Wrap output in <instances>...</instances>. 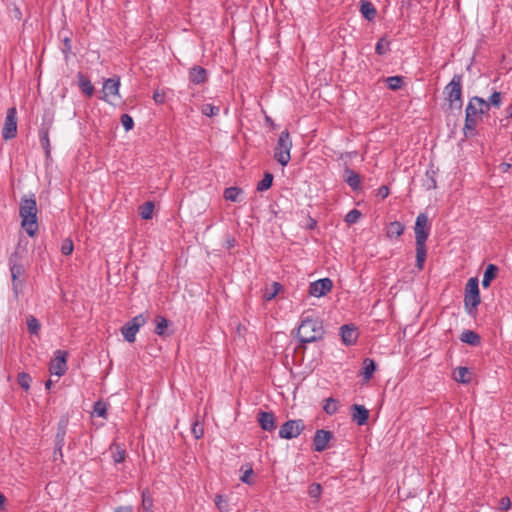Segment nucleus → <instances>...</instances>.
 Masks as SVG:
<instances>
[{"instance_id": "1", "label": "nucleus", "mask_w": 512, "mask_h": 512, "mask_svg": "<svg viewBox=\"0 0 512 512\" xmlns=\"http://www.w3.org/2000/svg\"><path fill=\"white\" fill-rule=\"evenodd\" d=\"M297 336L303 344L316 342L323 338L324 328L322 321L314 317L312 310H306L301 314Z\"/></svg>"}, {"instance_id": "2", "label": "nucleus", "mask_w": 512, "mask_h": 512, "mask_svg": "<svg viewBox=\"0 0 512 512\" xmlns=\"http://www.w3.org/2000/svg\"><path fill=\"white\" fill-rule=\"evenodd\" d=\"M489 111V103L478 96L472 97L466 106L463 132L466 137L476 134V126L482 114Z\"/></svg>"}, {"instance_id": "3", "label": "nucleus", "mask_w": 512, "mask_h": 512, "mask_svg": "<svg viewBox=\"0 0 512 512\" xmlns=\"http://www.w3.org/2000/svg\"><path fill=\"white\" fill-rule=\"evenodd\" d=\"M19 215L21 217V227L26 233L33 237L38 231L37 223V203L34 194L23 196L19 205Z\"/></svg>"}, {"instance_id": "4", "label": "nucleus", "mask_w": 512, "mask_h": 512, "mask_svg": "<svg viewBox=\"0 0 512 512\" xmlns=\"http://www.w3.org/2000/svg\"><path fill=\"white\" fill-rule=\"evenodd\" d=\"M446 100L451 108L461 109L462 101V75L455 74L444 88Z\"/></svg>"}, {"instance_id": "5", "label": "nucleus", "mask_w": 512, "mask_h": 512, "mask_svg": "<svg viewBox=\"0 0 512 512\" xmlns=\"http://www.w3.org/2000/svg\"><path fill=\"white\" fill-rule=\"evenodd\" d=\"M481 302L479 292V282L476 277L470 278L465 287L464 306L469 315L476 312L477 306Z\"/></svg>"}, {"instance_id": "6", "label": "nucleus", "mask_w": 512, "mask_h": 512, "mask_svg": "<svg viewBox=\"0 0 512 512\" xmlns=\"http://www.w3.org/2000/svg\"><path fill=\"white\" fill-rule=\"evenodd\" d=\"M292 148V141L288 130H283L278 138L277 145L274 150V158L282 165L286 166L290 159V151Z\"/></svg>"}, {"instance_id": "7", "label": "nucleus", "mask_w": 512, "mask_h": 512, "mask_svg": "<svg viewBox=\"0 0 512 512\" xmlns=\"http://www.w3.org/2000/svg\"><path fill=\"white\" fill-rule=\"evenodd\" d=\"M146 322L147 317L144 314H139L125 323L121 328V334L124 339L129 343H133L136 339L137 332L146 324Z\"/></svg>"}, {"instance_id": "8", "label": "nucleus", "mask_w": 512, "mask_h": 512, "mask_svg": "<svg viewBox=\"0 0 512 512\" xmlns=\"http://www.w3.org/2000/svg\"><path fill=\"white\" fill-rule=\"evenodd\" d=\"M304 429L305 425L303 420H288L281 425L279 429V437L282 439H293L298 437Z\"/></svg>"}, {"instance_id": "9", "label": "nucleus", "mask_w": 512, "mask_h": 512, "mask_svg": "<svg viewBox=\"0 0 512 512\" xmlns=\"http://www.w3.org/2000/svg\"><path fill=\"white\" fill-rule=\"evenodd\" d=\"M17 134V111L15 107L7 110L2 137L5 140L13 139Z\"/></svg>"}, {"instance_id": "10", "label": "nucleus", "mask_w": 512, "mask_h": 512, "mask_svg": "<svg viewBox=\"0 0 512 512\" xmlns=\"http://www.w3.org/2000/svg\"><path fill=\"white\" fill-rule=\"evenodd\" d=\"M415 239L416 242H426L429 234L430 227L428 224V217L425 213H420L415 221Z\"/></svg>"}, {"instance_id": "11", "label": "nucleus", "mask_w": 512, "mask_h": 512, "mask_svg": "<svg viewBox=\"0 0 512 512\" xmlns=\"http://www.w3.org/2000/svg\"><path fill=\"white\" fill-rule=\"evenodd\" d=\"M67 352L62 350H56L55 356L50 362V372L57 376H62L67 370L66 363Z\"/></svg>"}, {"instance_id": "12", "label": "nucleus", "mask_w": 512, "mask_h": 512, "mask_svg": "<svg viewBox=\"0 0 512 512\" xmlns=\"http://www.w3.org/2000/svg\"><path fill=\"white\" fill-rule=\"evenodd\" d=\"M333 282L330 278H322L314 281L309 286V294L314 297H321L331 291Z\"/></svg>"}, {"instance_id": "13", "label": "nucleus", "mask_w": 512, "mask_h": 512, "mask_svg": "<svg viewBox=\"0 0 512 512\" xmlns=\"http://www.w3.org/2000/svg\"><path fill=\"white\" fill-rule=\"evenodd\" d=\"M120 79L119 77H113L107 79L102 87L103 97L102 99L107 102H111L110 98L119 97Z\"/></svg>"}, {"instance_id": "14", "label": "nucleus", "mask_w": 512, "mask_h": 512, "mask_svg": "<svg viewBox=\"0 0 512 512\" xmlns=\"http://www.w3.org/2000/svg\"><path fill=\"white\" fill-rule=\"evenodd\" d=\"M68 418L62 417L57 425V433L55 436L56 450L59 451V457L63 458L62 449L65 445V438L67 434Z\"/></svg>"}, {"instance_id": "15", "label": "nucleus", "mask_w": 512, "mask_h": 512, "mask_svg": "<svg viewBox=\"0 0 512 512\" xmlns=\"http://www.w3.org/2000/svg\"><path fill=\"white\" fill-rule=\"evenodd\" d=\"M332 438V433L324 429L316 430L313 437V450L322 452L328 447V443Z\"/></svg>"}, {"instance_id": "16", "label": "nucleus", "mask_w": 512, "mask_h": 512, "mask_svg": "<svg viewBox=\"0 0 512 512\" xmlns=\"http://www.w3.org/2000/svg\"><path fill=\"white\" fill-rule=\"evenodd\" d=\"M52 126V119H49L47 121L44 120V122L41 124V127L39 129V140L42 148L45 151V155L47 158L50 157V140H49V131Z\"/></svg>"}, {"instance_id": "17", "label": "nucleus", "mask_w": 512, "mask_h": 512, "mask_svg": "<svg viewBox=\"0 0 512 512\" xmlns=\"http://www.w3.org/2000/svg\"><path fill=\"white\" fill-rule=\"evenodd\" d=\"M9 269L11 272L13 291L15 296H18L23 284V281L19 280V277L25 273V268L23 264L13 263V265H9Z\"/></svg>"}, {"instance_id": "18", "label": "nucleus", "mask_w": 512, "mask_h": 512, "mask_svg": "<svg viewBox=\"0 0 512 512\" xmlns=\"http://www.w3.org/2000/svg\"><path fill=\"white\" fill-rule=\"evenodd\" d=\"M342 342L347 345H353L357 342L358 332L354 324H345L340 328Z\"/></svg>"}, {"instance_id": "19", "label": "nucleus", "mask_w": 512, "mask_h": 512, "mask_svg": "<svg viewBox=\"0 0 512 512\" xmlns=\"http://www.w3.org/2000/svg\"><path fill=\"white\" fill-rule=\"evenodd\" d=\"M257 421L264 431L272 432L276 429V417L273 412L260 411Z\"/></svg>"}, {"instance_id": "20", "label": "nucleus", "mask_w": 512, "mask_h": 512, "mask_svg": "<svg viewBox=\"0 0 512 512\" xmlns=\"http://www.w3.org/2000/svg\"><path fill=\"white\" fill-rule=\"evenodd\" d=\"M351 418L357 425L362 426L367 423L369 410L363 405L353 404L351 406Z\"/></svg>"}, {"instance_id": "21", "label": "nucleus", "mask_w": 512, "mask_h": 512, "mask_svg": "<svg viewBox=\"0 0 512 512\" xmlns=\"http://www.w3.org/2000/svg\"><path fill=\"white\" fill-rule=\"evenodd\" d=\"M208 72L205 68L195 65L189 69V80L195 85L202 84L207 81Z\"/></svg>"}, {"instance_id": "22", "label": "nucleus", "mask_w": 512, "mask_h": 512, "mask_svg": "<svg viewBox=\"0 0 512 512\" xmlns=\"http://www.w3.org/2000/svg\"><path fill=\"white\" fill-rule=\"evenodd\" d=\"M109 452L115 464L123 463L127 457V452L123 444L113 442L109 446Z\"/></svg>"}, {"instance_id": "23", "label": "nucleus", "mask_w": 512, "mask_h": 512, "mask_svg": "<svg viewBox=\"0 0 512 512\" xmlns=\"http://www.w3.org/2000/svg\"><path fill=\"white\" fill-rule=\"evenodd\" d=\"M360 12L362 16L368 21L374 20L377 15V10L374 4L369 0L360 1Z\"/></svg>"}, {"instance_id": "24", "label": "nucleus", "mask_w": 512, "mask_h": 512, "mask_svg": "<svg viewBox=\"0 0 512 512\" xmlns=\"http://www.w3.org/2000/svg\"><path fill=\"white\" fill-rule=\"evenodd\" d=\"M344 180L353 190L360 188V175L348 167L344 171Z\"/></svg>"}, {"instance_id": "25", "label": "nucleus", "mask_w": 512, "mask_h": 512, "mask_svg": "<svg viewBox=\"0 0 512 512\" xmlns=\"http://www.w3.org/2000/svg\"><path fill=\"white\" fill-rule=\"evenodd\" d=\"M426 256V242H416V266L419 270L423 269Z\"/></svg>"}, {"instance_id": "26", "label": "nucleus", "mask_w": 512, "mask_h": 512, "mask_svg": "<svg viewBox=\"0 0 512 512\" xmlns=\"http://www.w3.org/2000/svg\"><path fill=\"white\" fill-rule=\"evenodd\" d=\"M460 340L463 343L472 345V346H478L481 343L480 336L472 331V330H464L460 335Z\"/></svg>"}, {"instance_id": "27", "label": "nucleus", "mask_w": 512, "mask_h": 512, "mask_svg": "<svg viewBox=\"0 0 512 512\" xmlns=\"http://www.w3.org/2000/svg\"><path fill=\"white\" fill-rule=\"evenodd\" d=\"M78 85L81 91L87 96L91 97L94 93V87L91 81L85 77L81 72L77 74Z\"/></svg>"}, {"instance_id": "28", "label": "nucleus", "mask_w": 512, "mask_h": 512, "mask_svg": "<svg viewBox=\"0 0 512 512\" xmlns=\"http://www.w3.org/2000/svg\"><path fill=\"white\" fill-rule=\"evenodd\" d=\"M404 225L399 221L390 222L387 226L386 235L388 238L400 237L404 232Z\"/></svg>"}, {"instance_id": "29", "label": "nucleus", "mask_w": 512, "mask_h": 512, "mask_svg": "<svg viewBox=\"0 0 512 512\" xmlns=\"http://www.w3.org/2000/svg\"><path fill=\"white\" fill-rule=\"evenodd\" d=\"M436 175H437V170H435L433 167H430L426 171L425 179L423 180V186L427 190H432V189H435L437 187Z\"/></svg>"}, {"instance_id": "30", "label": "nucleus", "mask_w": 512, "mask_h": 512, "mask_svg": "<svg viewBox=\"0 0 512 512\" xmlns=\"http://www.w3.org/2000/svg\"><path fill=\"white\" fill-rule=\"evenodd\" d=\"M454 379L457 382L468 384L471 382V372L467 367H458L454 371Z\"/></svg>"}, {"instance_id": "31", "label": "nucleus", "mask_w": 512, "mask_h": 512, "mask_svg": "<svg viewBox=\"0 0 512 512\" xmlns=\"http://www.w3.org/2000/svg\"><path fill=\"white\" fill-rule=\"evenodd\" d=\"M243 193V190L239 187H229L224 191V198L231 202H239L240 195Z\"/></svg>"}, {"instance_id": "32", "label": "nucleus", "mask_w": 512, "mask_h": 512, "mask_svg": "<svg viewBox=\"0 0 512 512\" xmlns=\"http://www.w3.org/2000/svg\"><path fill=\"white\" fill-rule=\"evenodd\" d=\"M376 370V364L374 360L365 358L363 361V376L365 380H370L373 373Z\"/></svg>"}, {"instance_id": "33", "label": "nucleus", "mask_w": 512, "mask_h": 512, "mask_svg": "<svg viewBox=\"0 0 512 512\" xmlns=\"http://www.w3.org/2000/svg\"><path fill=\"white\" fill-rule=\"evenodd\" d=\"M141 506L144 512H153V498L148 489L142 491Z\"/></svg>"}, {"instance_id": "34", "label": "nucleus", "mask_w": 512, "mask_h": 512, "mask_svg": "<svg viewBox=\"0 0 512 512\" xmlns=\"http://www.w3.org/2000/svg\"><path fill=\"white\" fill-rule=\"evenodd\" d=\"M155 321H156V327L154 330L155 334H157L158 336H164L165 330L169 326V321L163 316H157L155 318Z\"/></svg>"}, {"instance_id": "35", "label": "nucleus", "mask_w": 512, "mask_h": 512, "mask_svg": "<svg viewBox=\"0 0 512 512\" xmlns=\"http://www.w3.org/2000/svg\"><path fill=\"white\" fill-rule=\"evenodd\" d=\"M154 203L151 201L145 202L143 205L139 208V214L140 216L145 219L149 220L152 218L153 210H154Z\"/></svg>"}, {"instance_id": "36", "label": "nucleus", "mask_w": 512, "mask_h": 512, "mask_svg": "<svg viewBox=\"0 0 512 512\" xmlns=\"http://www.w3.org/2000/svg\"><path fill=\"white\" fill-rule=\"evenodd\" d=\"M273 178V174L265 172L263 179L257 184V190L260 192L268 190L272 186Z\"/></svg>"}, {"instance_id": "37", "label": "nucleus", "mask_w": 512, "mask_h": 512, "mask_svg": "<svg viewBox=\"0 0 512 512\" xmlns=\"http://www.w3.org/2000/svg\"><path fill=\"white\" fill-rule=\"evenodd\" d=\"M390 51V42L386 38H380L375 46V52L378 55H385Z\"/></svg>"}, {"instance_id": "38", "label": "nucleus", "mask_w": 512, "mask_h": 512, "mask_svg": "<svg viewBox=\"0 0 512 512\" xmlns=\"http://www.w3.org/2000/svg\"><path fill=\"white\" fill-rule=\"evenodd\" d=\"M27 327H28V331L30 334L37 335L40 331L41 324L38 321V319H36L34 316L30 315L27 318Z\"/></svg>"}, {"instance_id": "39", "label": "nucleus", "mask_w": 512, "mask_h": 512, "mask_svg": "<svg viewBox=\"0 0 512 512\" xmlns=\"http://www.w3.org/2000/svg\"><path fill=\"white\" fill-rule=\"evenodd\" d=\"M337 403H338V401L336 399H334L332 397L327 398L325 400V404L323 406V410L328 415H334L338 411Z\"/></svg>"}, {"instance_id": "40", "label": "nucleus", "mask_w": 512, "mask_h": 512, "mask_svg": "<svg viewBox=\"0 0 512 512\" xmlns=\"http://www.w3.org/2000/svg\"><path fill=\"white\" fill-rule=\"evenodd\" d=\"M201 112L205 116L213 117L219 114L220 108L213 104L206 103L201 106Z\"/></svg>"}, {"instance_id": "41", "label": "nucleus", "mask_w": 512, "mask_h": 512, "mask_svg": "<svg viewBox=\"0 0 512 512\" xmlns=\"http://www.w3.org/2000/svg\"><path fill=\"white\" fill-rule=\"evenodd\" d=\"M386 83L389 89L391 90H398L401 88L403 84V77L401 76H390L386 78Z\"/></svg>"}, {"instance_id": "42", "label": "nucleus", "mask_w": 512, "mask_h": 512, "mask_svg": "<svg viewBox=\"0 0 512 512\" xmlns=\"http://www.w3.org/2000/svg\"><path fill=\"white\" fill-rule=\"evenodd\" d=\"M31 376L26 372H21L17 376V382L24 390H29L31 384Z\"/></svg>"}, {"instance_id": "43", "label": "nucleus", "mask_w": 512, "mask_h": 512, "mask_svg": "<svg viewBox=\"0 0 512 512\" xmlns=\"http://www.w3.org/2000/svg\"><path fill=\"white\" fill-rule=\"evenodd\" d=\"M93 414L98 417L106 418V415H107L106 404L102 401L95 402L94 407H93Z\"/></svg>"}, {"instance_id": "44", "label": "nucleus", "mask_w": 512, "mask_h": 512, "mask_svg": "<svg viewBox=\"0 0 512 512\" xmlns=\"http://www.w3.org/2000/svg\"><path fill=\"white\" fill-rule=\"evenodd\" d=\"M361 212L357 209L350 210L345 216V222L349 225L355 224L361 217Z\"/></svg>"}, {"instance_id": "45", "label": "nucleus", "mask_w": 512, "mask_h": 512, "mask_svg": "<svg viewBox=\"0 0 512 512\" xmlns=\"http://www.w3.org/2000/svg\"><path fill=\"white\" fill-rule=\"evenodd\" d=\"M498 271L499 269L495 264H488L484 271L483 277L493 281L497 277Z\"/></svg>"}, {"instance_id": "46", "label": "nucleus", "mask_w": 512, "mask_h": 512, "mask_svg": "<svg viewBox=\"0 0 512 512\" xmlns=\"http://www.w3.org/2000/svg\"><path fill=\"white\" fill-rule=\"evenodd\" d=\"M308 494L311 498L318 500L322 494V487L319 483H312L308 488Z\"/></svg>"}, {"instance_id": "47", "label": "nucleus", "mask_w": 512, "mask_h": 512, "mask_svg": "<svg viewBox=\"0 0 512 512\" xmlns=\"http://www.w3.org/2000/svg\"><path fill=\"white\" fill-rule=\"evenodd\" d=\"M23 253H24V250L23 249H20V248H17L12 254L11 256L9 257V260H8V265H13V263L15 264H22L21 263V260L23 258Z\"/></svg>"}, {"instance_id": "48", "label": "nucleus", "mask_w": 512, "mask_h": 512, "mask_svg": "<svg viewBox=\"0 0 512 512\" xmlns=\"http://www.w3.org/2000/svg\"><path fill=\"white\" fill-rule=\"evenodd\" d=\"M282 289V285L278 282H273L272 284V290L271 292L270 291H266L264 293V298L266 301H270L272 300L277 294L278 292Z\"/></svg>"}, {"instance_id": "49", "label": "nucleus", "mask_w": 512, "mask_h": 512, "mask_svg": "<svg viewBox=\"0 0 512 512\" xmlns=\"http://www.w3.org/2000/svg\"><path fill=\"white\" fill-rule=\"evenodd\" d=\"M486 103H489L490 106L494 107H500L501 105V92L493 91V93L490 95L489 100L486 101Z\"/></svg>"}, {"instance_id": "50", "label": "nucleus", "mask_w": 512, "mask_h": 512, "mask_svg": "<svg viewBox=\"0 0 512 512\" xmlns=\"http://www.w3.org/2000/svg\"><path fill=\"white\" fill-rule=\"evenodd\" d=\"M120 121H121L123 128L126 131L131 130L134 126V121H133L132 117L128 114H123L120 118Z\"/></svg>"}, {"instance_id": "51", "label": "nucleus", "mask_w": 512, "mask_h": 512, "mask_svg": "<svg viewBox=\"0 0 512 512\" xmlns=\"http://www.w3.org/2000/svg\"><path fill=\"white\" fill-rule=\"evenodd\" d=\"M73 248H74V245H73L72 240L65 239L61 245V252L63 255L68 256L73 252Z\"/></svg>"}, {"instance_id": "52", "label": "nucleus", "mask_w": 512, "mask_h": 512, "mask_svg": "<svg viewBox=\"0 0 512 512\" xmlns=\"http://www.w3.org/2000/svg\"><path fill=\"white\" fill-rule=\"evenodd\" d=\"M215 504L220 511H227L228 504L224 496L216 495Z\"/></svg>"}, {"instance_id": "53", "label": "nucleus", "mask_w": 512, "mask_h": 512, "mask_svg": "<svg viewBox=\"0 0 512 512\" xmlns=\"http://www.w3.org/2000/svg\"><path fill=\"white\" fill-rule=\"evenodd\" d=\"M192 433L196 439H200L204 434L202 425H200L197 421L193 423Z\"/></svg>"}, {"instance_id": "54", "label": "nucleus", "mask_w": 512, "mask_h": 512, "mask_svg": "<svg viewBox=\"0 0 512 512\" xmlns=\"http://www.w3.org/2000/svg\"><path fill=\"white\" fill-rule=\"evenodd\" d=\"M511 507V501L509 497H502L498 502V508L501 511H506Z\"/></svg>"}, {"instance_id": "55", "label": "nucleus", "mask_w": 512, "mask_h": 512, "mask_svg": "<svg viewBox=\"0 0 512 512\" xmlns=\"http://www.w3.org/2000/svg\"><path fill=\"white\" fill-rule=\"evenodd\" d=\"M71 48H72L71 39L68 36H65L63 38V48H62L63 53L65 55H67L68 53H70Z\"/></svg>"}, {"instance_id": "56", "label": "nucleus", "mask_w": 512, "mask_h": 512, "mask_svg": "<svg viewBox=\"0 0 512 512\" xmlns=\"http://www.w3.org/2000/svg\"><path fill=\"white\" fill-rule=\"evenodd\" d=\"M253 473L252 467L249 465L248 468L245 470L244 474L241 476V481L246 484H251L250 476Z\"/></svg>"}, {"instance_id": "57", "label": "nucleus", "mask_w": 512, "mask_h": 512, "mask_svg": "<svg viewBox=\"0 0 512 512\" xmlns=\"http://www.w3.org/2000/svg\"><path fill=\"white\" fill-rule=\"evenodd\" d=\"M153 99L157 104H163L165 102V93L156 91L153 94Z\"/></svg>"}, {"instance_id": "58", "label": "nucleus", "mask_w": 512, "mask_h": 512, "mask_svg": "<svg viewBox=\"0 0 512 512\" xmlns=\"http://www.w3.org/2000/svg\"><path fill=\"white\" fill-rule=\"evenodd\" d=\"M378 196H380L382 199H385L389 195V188L386 185H382L378 189Z\"/></svg>"}, {"instance_id": "59", "label": "nucleus", "mask_w": 512, "mask_h": 512, "mask_svg": "<svg viewBox=\"0 0 512 512\" xmlns=\"http://www.w3.org/2000/svg\"><path fill=\"white\" fill-rule=\"evenodd\" d=\"M512 165L509 164V163H506V162H503L499 165V170L502 172V173H506L508 172L510 169H511Z\"/></svg>"}, {"instance_id": "60", "label": "nucleus", "mask_w": 512, "mask_h": 512, "mask_svg": "<svg viewBox=\"0 0 512 512\" xmlns=\"http://www.w3.org/2000/svg\"><path fill=\"white\" fill-rule=\"evenodd\" d=\"M115 512H133L132 506H119L115 509Z\"/></svg>"}, {"instance_id": "61", "label": "nucleus", "mask_w": 512, "mask_h": 512, "mask_svg": "<svg viewBox=\"0 0 512 512\" xmlns=\"http://www.w3.org/2000/svg\"><path fill=\"white\" fill-rule=\"evenodd\" d=\"M5 502H6V497L2 493H0V510L4 509Z\"/></svg>"}, {"instance_id": "62", "label": "nucleus", "mask_w": 512, "mask_h": 512, "mask_svg": "<svg viewBox=\"0 0 512 512\" xmlns=\"http://www.w3.org/2000/svg\"><path fill=\"white\" fill-rule=\"evenodd\" d=\"M491 282H492V280H489V279H486L483 277V279H482L483 288H488L490 286Z\"/></svg>"}, {"instance_id": "63", "label": "nucleus", "mask_w": 512, "mask_h": 512, "mask_svg": "<svg viewBox=\"0 0 512 512\" xmlns=\"http://www.w3.org/2000/svg\"><path fill=\"white\" fill-rule=\"evenodd\" d=\"M507 117L512 118V103L506 109Z\"/></svg>"}, {"instance_id": "64", "label": "nucleus", "mask_w": 512, "mask_h": 512, "mask_svg": "<svg viewBox=\"0 0 512 512\" xmlns=\"http://www.w3.org/2000/svg\"><path fill=\"white\" fill-rule=\"evenodd\" d=\"M53 457H54L55 461L58 460V459H61L59 457V451L56 450V447L54 448Z\"/></svg>"}]
</instances>
